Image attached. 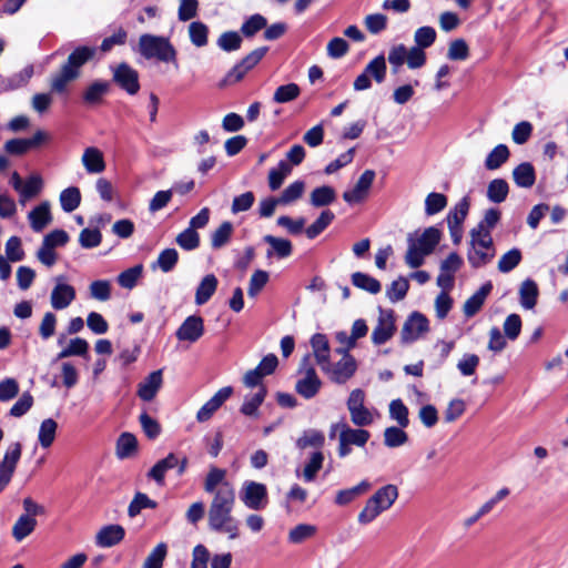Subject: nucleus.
Segmentation results:
<instances>
[{"label":"nucleus","mask_w":568,"mask_h":568,"mask_svg":"<svg viewBox=\"0 0 568 568\" xmlns=\"http://www.w3.org/2000/svg\"><path fill=\"white\" fill-rule=\"evenodd\" d=\"M21 444L12 443L6 452L2 463H0V469L14 474L17 464L19 463L21 457Z\"/></svg>","instance_id":"obj_53"},{"label":"nucleus","mask_w":568,"mask_h":568,"mask_svg":"<svg viewBox=\"0 0 568 568\" xmlns=\"http://www.w3.org/2000/svg\"><path fill=\"white\" fill-rule=\"evenodd\" d=\"M336 200V192L329 185L315 187L310 195V203L314 207H322L332 204Z\"/></svg>","instance_id":"obj_38"},{"label":"nucleus","mask_w":568,"mask_h":568,"mask_svg":"<svg viewBox=\"0 0 568 568\" xmlns=\"http://www.w3.org/2000/svg\"><path fill=\"white\" fill-rule=\"evenodd\" d=\"M158 503L151 499L146 494L138 491L128 507V515L130 518L136 517L143 509H154Z\"/></svg>","instance_id":"obj_47"},{"label":"nucleus","mask_w":568,"mask_h":568,"mask_svg":"<svg viewBox=\"0 0 568 568\" xmlns=\"http://www.w3.org/2000/svg\"><path fill=\"white\" fill-rule=\"evenodd\" d=\"M442 239V232L435 227H427L416 240L417 246L424 250V254H430Z\"/></svg>","instance_id":"obj_36"},{"label":"nucleus","mask_w":568,"mask_h":568,"mask_svg":"<svg viewBox=\"0 0 568 568\" xmlns=\"http://www.w3.org/2000/svg\"><path fill=\"white\" fill-rule=\"evenodd\" d=\"M166 556L168 545L165 542H159L146 556L142 568H163Z\"/></svg>","instance_id":"obj_54"},{"label":"nucleus","mask_w":568,"mask_h":568,"mask_svg":"<svg viewBox=\"0 0 568 568\" xmlns=\"http://www.w3.org/2000/svg\"><path fill=\"white\" fill-rule=\"evenodd\" d=\"M162 371H154L145 377L138 387V396L144 400H152L162 386Z\"/></svg>","instance_id":"obj_20"},{"label":"nucleus","mask_w":568,"mask_h":568,"mask_svg":"<svg viewBox=\"0 0 568 568\" xmlns=\"http://www.w3.org/2000/svg\"><path fill=\"white\" fill-rule=\"evenodd\" d=\"M491 290V282H487L483 284L476 293L466 300L463 307L466 317H473L481 308Z\"/></svg>","instance_id":"obj_22"},{"label":"nucleus","mask_w":568,"mask_h":568,"mask_svg":"<svg viewBox=\"0 0 568 568\" xmlns=\"http://www.w3.org/2000/svg\"><path fill=\"white\" fill-rule=\"evenodd\" d=\"M325 456L322 450H314L303 468V479L311 483L322 469Z\"/></svg>","instance_id":"obj_41"},{"label":"nucleus","mask_w":568,"mask_h":568,"mask_svg":"<svg viewBox=\"0 0 568 568\" xmlns=\"http://www.w3.org/2000/svg\"><path fill=\"white\" fill-rule=\"evenodd\" d=\"M78 78L75 72L62 64L59 71L51 75L50 90L52 93L63 94L67 92L68 85Z\"/></svg>","instance_id":"obj_21"},{"label":"nucleus","mask_w":568,"mask_h":568,"mask_svg":"<svg viewBox=\"0 0 568 568\" xmlns=\"http://www.w3.org/2000/svg\"><path fill=\"white\" fill-rule=\"evenodd\" d=\"M30 225L34 232H41L51 221L50 203L42 202L28 214Z\"/></svg>","instance_id":"obj_24"},{"label":"nucleus","mask_w":568,"mask_h":568,"mask_svg":"<svg viewBox=\"0 0 568 568\" xmlns=\"http://www.w3.org/2000/svg\"><path fill=\"white\" fill-rule=\"evenodd\" d=\"M311 346L316 363L322 367L329 359V343L325 334L316 333L311 337Z\"/></svg>","instance_id":"obj_31"},{"label":"nucleus","mask_w":568,"mask_h":568,"mask_svg":"<svg viewBox=\"0 0 568 568\" xmlns=\"http://www.w3.org/2000/svg\"><path fill=\"white\" fill-rule=\"evenodd\" d=\"M242 42L243 39L239 32L225 31L219 37L216 44L221 50L225 52H233L241 48Z\"/></svg>","instance_id":"obj_60"},{"label":"nucleus","mask_w":568,"mask_h":568,"mask_svg":"<svg viewBox=\"0 0 568 568\" xmlns=\"http://www.w3.org/2000/svg\"><path fill=\"white\" fill-rule=\"evenodd\" d=\"M513 179L517 186L529 189L536 182L535 168L529 162H523L513 170Z\"/></svg>","instance_id":"obj_28"},{"label":"nucleus","mask_w":568,"mask_h":568,"mask_svg":"<svg viewBox=\"0 0 568 568\" xmlns=\"http://www.w3.org/2000/svg\"><path fill=\"white\" fill-rule=\"evenodd\" d=\"M80 203L81 193L77 186L67 187L60 193V204L64 212H73L79 207Z\"/></svg>","instance_id":"obj_50"},{"label":"nucleus","mask_w":568,"mask_h":568,"mask_svg":"<svg viewBox=\"0 0 568 568\" xmlns=\"http://www.w3.org/2000/svg\"><path fill=\"white\" fill-rule=\"evenodd\" d=\"M266 26H267L266 18L260 13H255L243 22V24L241 27V33L246 38H252L258 31L266 28Z\"/></svg>","instance_id":"obj_59"},{"label":"nucleus","mask_w":568,"mask_h":568,"mask_svg":"<svg viewBox=\"0 0 568 568\" xmlns=\"http://www.w3.org/2000/svg\"><path fill=\"white\" fill-rule=\"evenodd\" d=\"M501 213L498 209L491 207L488 209L484 217L478 222V224L473 227L471 232H478L479 234H491V231L500 221Z\"/></svg>","instance_id":"obj_42"},{"label":"nucleus","mask_w":568,"mask_h":568,"mask_svg":"<svg viewBox=\"0 0 568 568\" xmlns=\"http://www.w3.org/2000/svg\"><path fill=\"white\" fill-rule=\"evenodd\" d=\"M470 202L467 196H464L447 214V224L463 226L465 219L469 211Z\"/></svg>","instance_id":"obj_49"},{"label":"nucleus","mask_w":568,"mask_h":568,"mask_svg":"<svg viewBox=\"0 0 568 568\" xmlns=\"http://www.w3.org/2000/svg\"><path fill=\"white\" fill-rule=\"evenodd\" d=\"M125 536V529L118 524L103 526L95 535V545L101 548H111L120 544Z\"/></svg>","instance_id":"obj_16"},{"label":"nucleus","mask_w":568,"mask_h":568,"mask_svg":"<svg viewBox=\"0 0 568 568\" xmlns=\"http://www.w3.org/2000/svg\"><path fill=\"white\" fill-rule=\"evenodd\" d=\"M372 488V484L364 479L354 487L338 490L335 497V504L345 506L355 500L358 496L366 494Z\"/></svg>","instance_id":"obj_29"},{"label":"nucleus","mask_w":568,"mask_h":568,"mask_svg":"<svg viewBox=\"0 0 568 568\" xmlns=\"http://www.w3.org/2000/svg\"><path fill=\"white\" fill-rule=\"evenodd\" d=\"M82 164L88 173H101L105 169V162L102 152L94 146H89L82 154Z\"/></svg>","instance_id":"obj_25"},{"label":"nucleus","mask_w":568,"mask_h":568,"mask_svg":"<svg viewBox=\"0 0 568 568\" xmlns=\"http://www.w3.org/2000/svg\"><path fill=\"white\" fill-rule=\"evenodd\" d=\"M365 397L363 389L355 388L346 402L351 422L357 427H366L374 423V414L365 406Z\"/></svg>","instance_id":"obj_7"},{"label":"nucleus","mask_w":568,"mask_h":568,"mask_svg":"<svg viewBox=\"0 0 568 568\" xmlns=\"http://www.w3.org/2000/svg\"><path fill=\"white\" fill-rule=\"evenodd\" d=\"M429 323L425 315L414 312L404 323L400 332L403 343H410L418 339L424 333L428 332Z\"/></svg>","instance_id":"obj_11"},{"label":"nucleus","mask_w":568,"mask_h":568,"mask_svg":"<svg viewBox=\"0 0 568 568\" xmlns=\"http://www.w3.org/2000/svg\"><path fill=\"white\" fill-rule=\"evenodd\" d=\"M321 369L328 376V378L336 384H345L349 381L357 371V362L349 354L344 352V356L336 363L324 364Z\"/></svg>","instance_id":"obj_8"},{"label":"nucleus","mask_w":568,"mask_h":568,"mask_svg":"<svg viewBox=\"0 0 568 568\" xmlns=\"http://www.w3.org/2000/svg\"><path fill=\"white\" fill-rule=\"evenodd\" d=\"M292 168L291 164L282 160L278 162L277 166L273 168L268 172V186L272 191L278 190L285 178L291 173Z\"/></svg>","instance_id":"obj_44"},{"label":"nucleus","mask_w":568,"mask_h":568,"mask_svg":"<svg viewBox=\"0 0 568 568\" xmlns=\"http://www.w3.org/2000/svg\"><path fill=\"white\" fill-rule=\"evenodd\" d=\"M317 531L316 526L310 524H298L288 532V541L292 544H302L312 538Z\"/></svg>","instance_id":"obj_62"},{"label":"nucleus","mask_w":568,"mask_h":568,"mask_svg":"<svg viewBox=\"0 0 568 568\" xmlns=\"http://www.w3.org/2000/svg\"><path fill=\"white\" fill-rule=\"evenodd\" d=\"M325 445V436L322 430L310 428L302 433L296 439L295 446L297 449L304 450L306 448H314L315 450H322Z\"/></svg>","instance_id":"obj_23"},{"label":"nucleus","mask_w":568,"mask_h":568,"mask_svg":"<svg viewBox=\"0 0 568 568\" xmlns=\"http://www.w3.org/2000/svg\"><path fill=\"white\" fill-rule=\"evenodd\" d=\"M352 284L371 294H377L382 290V285L378 280L362 272H355L352 274Z\"/></svg>","instance_id":"obj_45"},{"label":"nucleus","mask_w":568,"mask_h":568,"mask_svg":"<svg viewBox=\"0 0 568 568\" xmlns=\"http://www.w3.org/2000/svg\"><path fill=\"white\" fill-rule=\"evenodd\" d=\"M375 172L373 170H366L362 173L355 186L352 190L343 193V199L348 204H355L364 201L368 195L369 189L375 179Z\"/></svg>","instance_id":"obj_13"},{"label":"nucleus","mask_w":568,"mask_h":568,"mask_svg":"<svg viewBox=\"0 0 568 568\" xmlns=\"http://www.w3.org/2000/svg\"><path fill=\"white\" fill-rule=\"evenodd\" d=\"M395 331L394 311L379 308L377 325L372 333V342L375 345H383L393 337Z\"/></svg>","instance_id":"obj_10"},{"label":"nucleus","mask_w":568,"mask_h":568,"mask_svg":"<svg viewBox=\"0 0 568 568\" xmlns=\"http://www.w3.org/2000/svg\"><path fill=\"white\" fill-rule=\"evenodd\" d=\"M240 500L250 510L258 511L265 509L268 505L266 485L254 480L244 481L240 489Z\"/></svg>","instance_id":"obj_6"},{"label":"nucleus","mask_w":568,"mask_h":568,"mask_svg":"<svg viewBox=\"0 0 568 568\" xmlns=\"http://www.w3.org/2000/svg\"><path fill=\"white\" fill-rule=\"evenodd\" d=\"M521 252L519 248H511L506 252L498 261L497 268L500 273H509L521 262Z\"/></svg>","instance_id":"obj_63"},{"label":"nucleus","mask_w":568,"mask_h":568,"mask_svg":"<svg viewBox=\"0 0 568 568\" xmlns=\"http://www.w3.org/2000/svg\"><path fill=\"white\" fill-rule=\"evenodd\" d=\"M339 437L345 439L346 443L351 445H356L358 447H363L368 442L371 434L368 430L359 428H352L346 422L343 426V432Z\"/></svg>","instance_id":"obj_39"},{"label":"nucleus","mask_w":568,"mask_h":568,"mask_svg":"<svg viewBox=\"0 0 568 568\" xmlns=\"http://www.w3.org/2000/svg\"><path fill=\"white\" fill-rule=\"evenodd\" d=\"M469 247L467 261L473 268H480L489 264L495 255L496 247L491 234H479L469 231Z\"/></svg>","instance_id":"obj_3"},{"label":"nucleus","mask_w":568,"mask_h":568,"mask_svg":"<svg viewBox=\"0 0 568 568\" xmlns=\"http://www.w3.org/2000/svg\"><path fill=\"white\" fill-rule=\"evenodd\" d=\"M233 224L229 221L223 222L211 235V246L214 250L225 246L233 234Z\"/></svg>","instance_id":"obj_51"},{"label":"nucleus","mask_w":568,"mask_h":568,"mask_svg":"<svg viewBox=\"0 0 568 568\" xmlns=\"http://www.w3.org/2000/svg\"><path fill=\"white\" fill-rule=\"evenodd\" d=\"M179 464V457L174 453L168 454L164 458L158 460L154 466L148 471L149 479L154 480L159 486L165 484V474L168 470L173 469Z\"/></svg>","instance_id":"obj_19"},{"label":"nucleus","mask_w":568,"mask_h":568,"mask_svg":"<svg viewBox=\"0 0 568 568\" xmlns=\"http://www.w3.org/2000/svg\"><path fill=\"white\" fill-rule=\"evenodd\" d=\"M408 440V435L402 427L390 426L384 432V444L389 448L403 446Z\"/></svg>","instance_id":"obj_64"},{"label":"nucleus","mask_w":568,"mask_h":568,"mask_svg":"<svg viewBox=\"0 0 568 568\" xmlns=\"http://www.w3.org/2000/svg\"><path fill=\"white\" fill-rule=\"evenodd\" d=\"M266 396V388L260 386L258 390L250 396H245L244 402L240 408V412L248 417H258V408L264 402Z\"/></svg>","instance_id":"obj_35"},{"label":"nucleus","mask_w":568,"mask_h":568,"mask_svg":"<svg viewBox=\"0 0 568 568\" xmlns=\"http://www.w3.org/2000/svg\"><path fill=\"white\" fill-rule=\"evenodd\" d=\"M509 155L510 152L508 146L505 144H498L486 156V169L490 171L499 169L509 159Z\"/></svg>","instance_id":"obj_43"},{"label":"nucleus","mask_w":568,"mask_h":568,"mask_svg":"<svg viewBox=\"0 0 568 568\" xmlns=\"http://www.w3.org/2000/svg\"><path fill=\"white\" fill-rule=\"evenodd\" d=\"M37 527L36 518L29 515H21L12 527V537L16 541L20 542L29 535H31Z\"/></svg>","instance_id":"obj_37"},{"label":"nucleus","mask_w":568,"mask_h":568,"mask_svg":"<svg viewBox=\"0 0 568 568\" xmlns=\"http://www.w3.org/2000/svg\"><path fill=\"white\" fill-rule=\"evenodd\" d=\"M305 191V182L302 180L294 181L284 189L278 200L282 205L291 204L302 197Z\"/></svg>","instance_id":"obj_58"},{"label":"nucleus","mask_w":568,"mask_h":568,"mask_svg":"<svg viewBox=\"0 0 568 568\" xmlns=\"http://www.w3.org/2000/svg\"><path fill=\"white\" fill-rule=\"evenodd\" d=\"M322 387V381L317 376L313 367H306L304 377L298 379L295 385V390L305 399H311L317 395Z\"/></svg>","instance_id":"obj_15"},{"label":"nucleus","mask_w":568,"mask_h":568,"mask_svg":"<svg viewBox=\"0 0 568 568\" xmlns=\"http://www.w3.org/2000/svg\"><path fill=\"white\" fill-rule=\"evenodd\" d=\"M263 240L270 245L266 253L268 257L275 254L278 258H285L292 254L293 246L291 241L273 235H265Z\"/></svg>","instance_id":"obj_32"},{"label":"nucleus","mask_w":568,"mask_h":568,"mask_svg":"<svg viewBox=\"0 0 568 568\" xmlns=\"http://www.w3.org/2000/svg\"><path fill=\"white\" fill-rule=\"evenodd\" d=\"M369 498L375 504L382 506L383 509L388 510L398 498V488L393 484L385 485L377 489Z\"/></svg>","instance_id":"obj_34"},{"label":"nucleus","mask_w":568,"mask_h":568,"mask_svg":"<svg viewBox=\"0 0 568 568\" xmlns=\"http://www.w3.org/2000/svg\"><path fill=\"white\" fill-rule=\"evenodd\" d=\"M207 36L209 28L205 23L201 21H193L189 26V37L191 42L197 47L202 48L207 44Z\"/></svg>","instance_id":"obj_57"},{"label":"nucleus","mask_w":568,"mask_h":568,"mask_svg":"<svg viewBox=\"0 0 568 568\" xmlns=\"http://www.w3.org/2000/svg\"><path fill=\"white\" fill-rule=\"evenodd\" d=\"M138 447V440L134 435L123 433L116 442V455L119 458H126L131 456Z\"/></svg>","instance_id":"obj_61"},{"label":"nucleus","mask_w":568,"mask_h":568,"mask_svg":"<svg viewBox=\"0 0 568 568\" xmlns=\"http://www.w3.org/2000/svg\"><path fill=\"white\" fill-rule=\"evenodd\" d=\"M219 281L214 274L205 275L195 291V304L204 305L210 301L217 288Z\"/></svg>","instance_id":"obj_26"},{"label":"nucleus","mask_w":568,"mask_h":568,"mask_svg":"<svg viewBox=\"0 0 568 568\" xmlns=\"http://www.w3.org/2000/svg\"><path fill=\"white\" fill-rule=\"evenodd\" d=\"M407 241L408 248L405 255V262L409 267L417 268L423 265L427 254H424V250L417 246V243H415V239L412 234L408 235Z\"/></svg>","instance_id":"obj_55"},{"label":"nucleus","mask_w":568,"mask_h":568,"mask_svg":"<svg viewBox=\"0 0 568 568\" xmlns=\"http://www.w3.org/2000/svg\"><path fill=\"white\" fill-rule=\"evenodd\" d=\"M408 55V49L405 44L399 43L393 45L388 51V63L390 64L392 73L397 74L404 63L406 62Z\"/></svg>","instance_id":"obj_52"},{"label":"nucleus","mask_w":568,"mask_h":568,"mask_svg":"<svg viewBox=\"0 0 568 568\" xmlns=\"http://www.w3.org/2000/svg\"><path fill=\"white\" fill-rule=\"evenodd\" d=\"M179 261V253L175 248H165L163 250L155 263H153L152 267H159L162 272L169 273L171 272Z\"/></svg>","instance_id":"obj_56"},{"label":"nucleus","mask_w":568,"mask_h":568,"mask_svg":"<svg viewBox=\"0 0 568 568\" xmlns=\"http://www.w3.org/2000/svg\"><path fill=\"white\" fill-rule=\"evenodd\" d=\"M110 83L103 80L92 82L83 92V101L89 105H95L102 102L103 97L108 94Z\"/></svg>","instance_id":"obj_30"},{"label":"nucleus","mask_w":568,"mask_h":568,"mask_svg":"<svg viewBox=\"0 0 568 568\" xmlns=\"http://www.w3.org/2000/svg\"><path fill=\"white\" fill-rule=\"evenodd\" d=\"M509 193V186L506 180L495 179L489 182L487 187V197L493 203L504 202Z\"/></svg>","instance_id":"obj_48"},{"label":"nucleus","mask_w":568,"mask_h":568,"mask_svg":"<svg viewBox=\"0 0 568 568\" xmlns=\"http://www.w3.org/2000/svg\"><path fill=\"white\" fill-rule=\"evenodd\" d=\"M112 80L130 95L140 90L139 72L125 62L112 68Z\"/></svg>","instance_id":"obj_9"},{"label":"nucleus","mask_w":568,"mask_h":568,"mask_svg":"<svg viewBox=\"0 0 568 568\" xmlns=\"http://www.w3.org/2000/svg\"><path fill=\"white\" fill-rule=\"evenodd\" d=\"M335 219V214L331 210H324L320 216L305 230L308 239L313 240L318 236Z\"/></svg>","instance_id":"obj_46"},{"label":"nucleus","mask_w":568,"mask_h":568,"mask_svg":"<svg viewBox=\"0 0 568 568\" xmlns=\"http://www.w3.org/2000/svg\"><path fill=\"white\" fill-rule=\"evenodd\" d=\"M204 320L199 315H190L175 332V336L181 342L195 343L204 334Z\"/></svg>","instance_id":"obj_12"},{"label":"nucleus","mask_w":568,"mask_h":568,"mask_svg":"<svg viewBox=\"0 0 568 568\" xmlns=\"http://www.w3.org/2000/svg\"><path fill=\"white\" fill-rule=\"evenodd\" d=\"M97 53V48L94 47H88V45H80L77 47L68 57L67 61L63 63L67 68L72 70L78 74V77L81 75V68L88 63L90 60L94 58Z\"/></svg>","instance_id":"obj_18"},{"label":"nucleus","mask_w":568,"mask_h":568,"mask_svg":"<svg viewBox=\"0 0 568 568\" xmlns=\"http://www.w3.org/2000/svg\"><path fill=\"white\" fill-rule=\"evenodd\" d=\"M233 388L225 386L220 388L199 410L196 419L200 423L207 422L214 413L231 397Z\"/></svg>","instance_id":"obj_14"},{"label":"nucleus","mask_w":568,"mask_h":568,"mask_svg":"<svg viewBox=\"0 0 568 568\" xmlns=\"http://www.w3.org/2000/svg\"><path fill=\"white\" fill-rule=\"evenodd\" d=\"M236 503V494L232 484L219 487V491L212 495L207 510L209 528L219 534H224L233 540L240 537V523L233 516Z\"/></svg>","instance_id":"obj_1"},{"label":"nucleus","mask_w":568,"mask_h":568,"mask_svg":"<svg viewBox=\"0 0 568 568\" xmlns=\"http://www.w3.org/2000/svg\"><path fill=\"white\" fill-rule=\"evenodd\" d=\"M58 429V423L52 418H45L41 422L39 434H38V440L42 448H49L57 435Z\"/></svg>","instance_id":"obj_40"},{"label":"nucleus","mask_w":568,"mask_h":568,"mask_svg":"<svg viewBox=\"0 0 568 568\" xmlns=\"http://www.w3.org/2000/svg\"><path fill=\"white\" fill-rule=\"evenodd\" d=\"M225 469L212 466L204 479V491L211 495H215L216 491H219V487H223V485L230 484L227 480H225Z\"/></svg>","instance_id":"obj_33"},{"label":"nucleus","mask_w":568,"mask_h":568,"mask_svg":"<svg viewBox=\"0 0 568 568\" xmlns=\"http://www.w3.org/2000/svg\"><path fill=\"white\" fill-rule=\"evenodd\" d=\"M267 51V47H260L251 51L225 74L219 87L225 88L240 82L248 71L260 63Z\"/></svg>","instance_id":"obj_4"},{"label":"nucleus","mask_w":568,"mask_h":568,"mask_svg":"<svg viewBox=\"0 0 568 568\" xmlns=\"http://www.w3.org/2000/svg\"><path fill=\"white\" fill-rule=\"evenodd\" d=\"M539 290L537 283L531 280H525L519 287V302L525 310H532L538 300Z\"/></svg>","instance_id":"obj_27"},{"label":"nucleus","mask_w":568,"mask_h":568,"mask_svg":"<svg viewBox=\"0 0 568 568\" xmlns=\"http://www.w3.org/2000/svg\"><path fill=\"white\" fill-rule=\"evenodd\" d=\"M386 59L384 54H378L373 60H371L363 72L356 77L353 83V88L355 91H365L372 88V79L376 81V83L381 84L386 79Z\"/></svg>","instance_id":"obj_5"},{"label":"nucleus","mask_w":568,"mask_h":568,"mask_svg":"<svg viewBox=\"0 0 568 568\" xmlns=\"http://www.w3.org/2000/svg\"><path fill=\"white\" fill-rule=\"evenodd\" d=\"M60 281L58 277L50 296L51 306L58 311L67 308L75 300L74 287Z\"/></svg>","instance_id":"obj_17"},{"label":"nucleus","mask_w":568,"mask_h":568,"mask_svg":"<svg viewBox=\"0 0 568 568\" xmlns=\"http://www.w3.org/2000/svg\"><path fill=\"white\" fill-rule=\"evenodd\" d=\"M138 48L146 60L173 63L178 68V52L169 38L144 33L139 38Z\"/></svg>","instance_id":"obj_2"}]
</instances>
